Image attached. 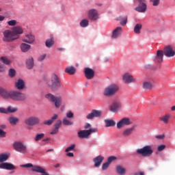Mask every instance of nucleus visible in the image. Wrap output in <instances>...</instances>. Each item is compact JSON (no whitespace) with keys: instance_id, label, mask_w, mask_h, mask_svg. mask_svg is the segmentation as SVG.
Returning a JSON list of instances; mask_svg holds the SVG:
<instances>
[{"instance_id":"13","label":"nucleus","mask_w":175,"mask_h":175,"mask_svg":"<svg viewBox=\"0 0 175 175\" xmlns=\"http://www.w3.org/2000/svg\"><path fill=\"white\" fill-rule=\"evenodd\" d=\"M132 121L129 118H122L116 124V128L118 129H121V128H124V126H128V125H131Z\"/></svg>"},{"instance_id":"54","label":"nucleus","mask_w":175,"mask_h":175,"mask_svg":"<svg viewBox=\"0 0 175 175\" xmlns=\"http://www.w3.org/2000/svg\"><path fill=\"white\" fill-rule=\"evenodd\" d=\"M126 23H128V17L127 16H126V18L120 22V25H122L124 27V26L126 25Z\"/></svg>"},{"instance_id":"2","label":"nucleus","mask_w":175,"mask_h":175,"mask_svg":"<svg viewBox=\"0 0 175 175\" xmlns=\"http://www.w3.org/2000/svg\"><path fill=\"white\" fill-rule=\"evenodd\" d=\"M46 84L53 91H57L63 87L61 79L57 74H53L50 80L46 81Z\"/></svg>"},{"instance_id":"64","label":"nucleus","mask_w":175,"mask_h":175,"mask_svg":"<svg viewBox=\"0 0 175 175\" xmlns=\"http://www.w3.org/2000/svg\"><path fill=\"white\" fill-rule=\"evenodd\" d=\"M171 110H172V111H174V110H175V105L172 107Z\"/></svg>"},{"instance_id":"62","label":"nucleus","mask_w":175,"mask_h":175,"mask_svg":"<svg viewBox=\"0 0 175 175\" xmlns=\"http://www.w3.org/2000/svg\"><path fill=\"white\" fill-rule=\"evenodd\" d=\"M67 157H74L73 152L67 153Z\"/></svg>"},{"instance_id":"27","label":"nucleus","mask_w":175,"mask_h":175,"mask_svg":"<svg viewBox=\"0 0 175 175\" xmlns=\"http://www.w3.org/2000/svg\"><path fill=\"white\" fill-rule=\"evenodd\" d=\"M90 136V133H88V130H81L78 132V137L80 139H88Z\"/></svg>"},{"instance_id":"4","label":"nucleus","mask_w":175,"mask_h":175,"mask_svg":"<svg viewBox=\"0 0 175 175\" xmlns=\"http://www.w3.org/2000/svg\"><path fill=\"white\" fill-rule=\"evenodd\" d=\"M120 88L117 84H111L105 88L103 94L105 96H113L118 92Z\"/></svg>"},{"instance_id":"28","label":"nucleus","mask_w":175,"mask_h":175,"mask_svg":"<svg viewBox=\"0 0 175 175\" xmlns=\"http://www.w3.org/2000/svg\"><path fill=\"white\" fill-rule=\"evenodd\" d=\"M58 118V115L57 114H54L53 117H52L50 120H45L43 122V125H48L50 126V125H53V123L55 120Z\"/></svg>"},{"instance_id":"22","label":"nucleus","mask_w":175,"mask_h":175,"mask_svg":"<svg viewBox=\"0 0 175 175\" xmlns=\"http://www.w3.org/2000/svg\"><path fill=\"white\" fill-rule=\"evenodd\" d=\"M0 169H4L5 170H14L16 167L10 163H3L0 164Z\"/></svg>"},{"instance_id":"36","label":"nucleus","mask_w":175,"mask_h":175,"mask_svg":"<svg viewBox=\"0 0 175 175\" xmlns=\"http://www.w3.org/2000/svg\"><path fill=\"white\" fill-rule=\"evenodd\" d=\"M9 159V155L7 154H0V163H4Z\"/></svg>"},{"instance_id":"44","label":"nucleus","mask_w":175,"mask_h":175,"mask_svg":"<svg viewBox=\"0 0 175 175\" xmlns=\"http://www.w3.org/2000/svg\"><path fill=\"white\" fill-rule=\"evenodd\" d=\"M80 26L82 27V28H85V27H88V20L83 19L80 22Z\"/></svg>"},{"instance_id":"42","label":"nucleus","mask_w":175,"mask_h":175,"mask_svg":"<svg viewBox=\"0 0 175 175\" xmlns=\"http://www.w3.org/2000/svg\"><path fill=\"white\" fill-rule=\"evenodd\" d=\"M169 118H170V115H165L161 118V120L164 122V124H167L169 122Z\"/></svg>"},{"instance_id":"12","label":"nucleus","mask_w":175,"mask_h":175,"mask_svg":"<svg viewBox=\"0 0 175 175\" xmlns=\"http://www.w3.org/2000/svg\"><path fill=\"white\" fill-rule=\"evenodd\" d=\"M122 81L125 84H131L132 83H136L137 79L133 78V76L129 72H126L122 76Z\"/></svg>"},{"instance_id":"52","label":"nucleus","mask_w":175,"mask_h":175,"mask_svg":"<svg viewBox=\"0 0 175 175\" xmlns=\"http://www.w3.org/2000/svg\"><path fill=\"white\" fill-rule=\"evenodd\" d=\"M116 159H117V157H116L111 156V157H109L108 158L107 162H109V164H110V163H111V162H113V161H116Z\"/></svg>"},{"instance_id":"63","label":"nucleus","mask_w":175,"mask_h":175,"mask_svg":"<svg viewBox=\"0 0 175 175\" xmlns=\"http://www.w3.org/2000/svg\"><path fill=\"white\" fill-rule=\"evenodd\" d=\"M5 20V16L0 15V21H3Z\"/></svg>"},{"instance_id":"21","label":"nucleus","mask_w":175,"mask_h":175,"mask_svg":"<svg viewBox=\"0 0 175 175\" xmlns=\"http://www.w3.org/2000/svg\"><path fill=\"white\" fill-rule=\"evenodd\" d=\"M62 125V121L57 120L56 123L53 125V128L52 129V131L50 133L51 135H57Z\"/></svg>"},{"instance_id":"5","label":"nucleus","mask_w":175,"mask_h":175,"mask_svg":"<svg viewBox=\"0 0 175 175\" xmlns=\"http://www.w3.org/2000/svg\"><path fill=\"white\" fill-rule=\"evenodd\" d=\"M45 98L48 99V100L55 103L56 109H59V107H61V105H62V98L61 96H55L49 93L45 96Z\"/></svg>"},{"instance_id":"7","label":"nucleus","mask_w":175,"mask_h":175,"mask_svg":"<svg viewBox=\"0 0 175 175\" xmlns=\"http://www.w3.org/2000/svg\"><path fill=\"white\" fill-rule=\"evenodd\" d=\"M137 152L142 157H150V155H152L154 150L151 148V146H145L142 148L137 149Z\"/></svg>"},{"instance_id":"18","label":"nucleus","mask_w":175,"mask_h":175,"mask_svg":"<svg viewBox=\"0 0 175 175\" xmlns=\"http://www.w3.org/2000/svg\"><path fill=\"white\" fill-rule=\"evenodd\" d=\"M137 127V125L134 124L131 127L124 129L122 132L123 136L124 137H128L131 136V135H132V133H133L135 129H136Z\"/></svg>"},{"instance_id":"58","label":"nucleus","mask_w":175,"mask_h":175,"mask_svg":"<svg viewBox=\"0 0 175 175\" xmlns=\"http://www.w3.org/2000/svg\"><path fill=\"white\" fill-rule=\"evenodd\" d=\"M164 148H166V146L160 145V146H158L157 150H158V151H163Z\"/></svg>"},{"instance_id":"6","label":"nucleus","mask_w":175,"mask_h":175,"mask_svg":"<svg viewBox=\"0 0 175 175\" xmlns=\"http://www.w3.org/2000/svg\"><path fill=\"white\" fill-rule=\"evenodd\" d=\"M23 167H32V172H36V173H41V175H50L49 172H46V170L40 166L32 165V163H27L22 165Z\"/></svg>"},{"instance_id":"3","label":"nucleus","mask_w":175,"mask_h":175,"mask_svg":"<svg viewBox=\"0 0 175 175\" xmlns=\"http://www.w3.org/2000/svg\"><path fill=\"white\" fill-rule=\"evenodd\" d=\"M20 38V36H16L13 34V32L11 30L6 29L3 31V41L6 43H10Z\"/></svg>"},{"instance_id":"43","label":"nucleus","mask_w":175,"mask_h":175,"mask_svg":"<svg viewBox=\"0 0 175 175\" xmlns=\"http://www.w3.org/2000/svg\"><path fill=\"white\" fill-rule=\"evenodd\" d=\"M8 76H10L11 79H13V77L16 76V70L14 68H10L8 71Z\"/></svg>"},{"instance_id":"61","label":"nucleus","mask_w":175,"mask_h":175,"mask_svg":"<svg viewBox=\"0 0 175 175\" xmlns=\"http://www.w3.org/2000/svg\"><path fill=\"white\" fill-rule=\"evenodd\" d=\"M134 175H144V172H135Z\"/></svg>"},{"instance_id":"39","label":"nucleus","mask_w":175,"mask_h":175,"mask_svg":"<svg viewBox=\"0 0 175 175\" xmlns=\"http://www.w3.org/2000/svg\"><path fill=\"white\" fill-rule=\"evenodd\" d=\"M143 25L142 24L138 23L136 24L135 26L134 27V32L135 33L139 34L140 33V30L142 29Z\"/></svg>"},{"instance_id":"14","label":"nucleus","mask_w":175,"mask_h":175,"mask_svg":"<svg viewBox=\"0 0 175 175\" xmlns=\"http://www.w3.org/2000/svg\"><path fill=\"white\" fill-rule=\"evenodd\" d=\"M85 77L88 80H92L95 77V71L90 68H85L84 69Z\"/></svg>"},{"instance_id":"15","label":"nucleus","mask_w":175,"mask_h":175,"mask_svg":"<svg viewBox=\"0 0 175 175\" xmlns=\"http://www.w3.org/2000/svg\"><path fill=\"white\" fill-rule=\"evenodd\" d=\"M102 116V111L93 109L88 115L86 116L87 120H94V118L100 117Z\"/></svg>"},{"instance_id":"25","label":"nucleus","mask_w":175,"mask_h":175,"mask_svg":"<svg viewBox=\"0 0 175 175\" xmlns=\"http://www.w3.org/2000/svg\"><path fill=\"white\" fill-rule=\"evenodd\" d=\"M15 88L19 91H21L23 88H25V82L24 80L19 79L15 82Z\"/></svg>"},{"instance_id":"55","label":"nucleus","mask_w":175,"mask_h":175,"mask_svg":"<svg viewBox=\"0 0 175 175\" xmlns=\"http://www.w3.org/2000/svg\"><path fill=\"white\" fill-rule=\"evenodd\" d=\"M0 137H6V132L0 129Z\"/></svg>"},{"instance_id":"56","label":"nucleus","mask_w":175,"mask_h":175,"mask_svg":"<svg viewBox=\"0 0 175 175\" xmlns=\"http://www.w3.org/2000/svg\"><path fill=\"white\" fill-rule=\"evenodd\" d=\"M66 118H73V113L72 111H69L68 113H66Z\"/></svg>"},{"instance_id":"29","label":"nucleus","mask_w":175,"mask_h":175,"mask_svg":"<svg viewBox=\"0 0 175 175\" xmlns=\"http://www.w3.org/2000/svg\"><path fill=\"white\" fill-rule=\"evenodd\" d=\"M33 65V57H29L26 59V68H27V69H32Z\"/></svg>"},{"instance_id":"9","label":"nucleus","mask_w":175,"mask_h":175,"mask_svg":"<svg viewBox=\"0 0 175 175\" xmlns=\"http://www.w3.org/2000/svg\"><path fill=\"white\" fill-rule=\"evenodd\" d=\"M163 53L165 57L172 58L175 55V50L172 45H167L163 48Z\"/></svg>"},{"instance_id":"24","label":"nucleus","mask_w":175,"mask_h":175,"mask_svg":"<svg viewBox=\"0 0 175 175\" xmlns=\"http://www.w3.org/2000/svg\"><path fill=\"white\" fill-rule=\"evenodd\" d=\"M105 161V157L103 156L99 155L93 159V162H94L95 167H99L102 165V162Z\"/></svg>"},{"instance_id":"11","label":"nucleus","mask_w":175,"mask_h":175,"mask_svg":"<svg viewBox=\"0 0 175 175\" xmlns=\"http://www.w3.org/2000/svg\"><path fill=\"white\" fill-rule=\"evenodd\" d=\"M40 122V119L36 116H31L25 120V124L28 126H35Z\"/></svg>"},{"instance_id":"59","label":"nucleus","mask_w":175,"mask_h":175,"mask_svg":"<svg viewBox=\"0 0 175 175\" xmlns=\"http://www.w3.org/2000/svg\"><path fill=\"white\" fill-rule=\"evenodd\" d=\"M85 129H91V124L90 123H85L84 126Z\"/></svg>"},{"instance_id":"37","label":"nucleus","mask_w":175,"mask_h":175,"mask_svg":"<svg viewBox=\"0 0 175 175\" xmlns=\"http://www.w3.org/2000/svg\"><path fill=\"white\" fill-rule=\"evenodd\" d=\"M105 122L106 124L105 126L107 128L109 126H114L116 125V122L113 120H105Z\"/></svg>"},{"instance_id":"17","label":"nucleus","mask_w":175,"mask_h":175,"mask_svg":"<svg viewBox=\"0 0 175 175\" xmlns=\"http://www.w3.org/2000/svg\"><path fill=\"white\" fill-rule=\"evenodd\" d=\"M25 43H28L29 44H32L35 42V36L33 34L29 33L25 34V38L22 40Z\"/></svg>"},{"instance_id":"10","label":"nucleus","mask_w":175,"mask_h":175,"mask_svg":"<svg viewBox=\"0 0 175 175\" xmlns=\"http://www.w3.org/2000/svg\"><path fill=\"white\" fill-rule=\"evenodd\" d=\"M13 147L16 151H18V152H21L22 154H25V152H27V146H25L21 142H14Z\"/></svg>"},{"instance_id":"51","label":"nucleus","mask_w":175,"mask_h":175,"mask_svg":"<svg viewBox=\"0 0 175 175\" xmlns=\"http://www.w3.org/2000/svg\"><path fill=\"white\" fill-rule=\"evenodd\" d=\"M88 132L89 136H90V135H91V133H95L98 132V129H96V128L90 129L89 130H88Z\"/></svg>"},{"instance_id":"19","label":"nucleus","mask_w":175,"mask_h":175,"mask_svg":"<svg viewBox=\"0 0 175 175\" xmlns=\"http://www.w3.org/2000/svg\"><path fill=\"white\" fill-rule=\"evenodd\" d=\"M163 51L158 50L157 54L154 57V62L157 63H161L163 61Z\"/></svg>"},{"instance_id":"46","label":"nucleus","mask_w":175,"mask_h":175,"mask_svg":"<svg viewBox=\"0 0 175 175\" xmlns=\"http://www.w3.org/2000/svg\"><path fill=\"white\" fill-rule=\"evenodd\" d=\"M44 137V133L37 134L35 137V141L39 142V140L43 139Z\"/></svg>"},{"instance_id":"41","label":"nucleus","mask_w":175,"mask_h":175,"mask_svg":"<svg viewBox=\"0 0 175 175\" xmlns=\"http://www.w3.org/2000/svg\"><path fill=\"white\" fill-rule=\"evenodd\" d=\"M63 124H64V125H67V126L73 125V122L72 121L69 120V119L68 118H64Z\"/></svg>"},{"instance_id":"33","label":"nucleus","mask_w":175,"mask_h":175,"mask_svg":"<svg viewBox=\"0 0 175 175\" xmlns=\"http://www.w3.org/2000/svg\"><path fill=\"white\" fill-rule=\"evenodd\" d=\"M65 72L68 75H75V73H76V68H75L74 66H68L66 68Z\"/></svg>"},{"instance_id":"23","label":"nucleus","mask_w":175,"mask_h":175,"mask_svg":"<svg viewBox=\"0 0 175 175\" xmlns=\"http://www.w3.org/2000/svg\"><path fill=\"white\" fill-rule=\"evenodd\" d=\"M122 33V28L121 27H116L113 31L111 35L112 39H117L119 36H121Z\"/></svg>"},{"instance_id":"60","label":"nucleus","mask_w":175,"mask_h":175,"mask_svg":"<svg viewBox=\"0 0 175 175\" xmlns=\"http://www.w3.org/2000/svg\"><path fill=\"white\" fill-rule=\"evenodd\" d=\"M164 137H165L164 135H156V139H159L160 140H162V139H164Z\"/></svg>"},{"instance_id":"53","label":"nucleus","mask_w":175,"mask_h":175,"mask_svg":"<svg viewBox=\"0 0 175 175\" xmlns=\"http://www.w3.org/2000/svg\"><path fill=\"white\" fill-rule=\"evenodd\" d=\"M75 147H76V145L72 144L70 147H68L66 149V152H69V151H72V150H75Z\"/></svg>"},{"instance_id":"47","label":"nucleus","mask_w":175,"mask_h":175,"mask_svg":"<svg viewBox=\"0 0 175 175\" xmlns=\"http://www.w3.org/2000/svg\"><path fill=\"white\" fill-rule=\"evenodd\" d=\"M8 25H10V27H14V25H17V21L16 20H11L8 22Z\"/></svg>"},{"instance_id":"40","label":"nucleus","mask_w":175,"mask_h":175,"mask_svg":"<svg viewBox=\"0 0 175 175\" xmlns=\"http://www.w3.org/2000/svg\"><path fill=\"white\" fill-rule=\"evenodd\" d=\"M143 88L144 90H151L152 88V84L150 82L145 81L143 83Z\"/></svg>"},{"instance_id":"49","label":"nucleus","mask_w":175,"mask_h":175,"mask_svg":"<svg viewBox=\"0 0 175 175\" xmlns=\"http://www.w3.org/2000/svg\"><path fill=\"white\" fill-rule=\"evenodd\" d=\"M109 166H110V163L109 162H106V163H104L102 165V170H107V168L109 167Z\"/></svg>"},{"instance_id":"57","label":"nucleus","mask_w":175,"mask_h":175,"mask_svg":"<svg viewBox=\"0 0 175 175\" xmlns=\"http://www.w3.org/2000/svg\"><path fill=\"white\" fill-rule=\"evenodd\" d=\"M0 113H2L3 114H8V108L5 109V108H0Z\"/></svg>"},{"instance_id":"31","label":"nucleus","mask_w":175,"mask_h":175,"mask_svg":"<svg viewBox=\"0 0 175 175\" xmlns=\"http://www.w3.org/2000/svg\"><path fill=\"white\" fill-rule=\"evenodd\" d=\"M30 49H31V45L26 43H22L21 44V51H23V53H27Z\"/></svg>"},{"instance_id":"35","label":"nucleus","mask_w":175,"mask_h":175,"mask_svg":"<svg viewBox=\"0 0 175 175\" xmlns=\"http://www.w3.org/2000/svg\"><path fill=\"white\" fill-rule=\"evenodd\" d=\"M0 61L2 64H4V65H10L12 64V61L5 56L1 57Z\"/></svg>"},{"instance_id":"48","label":"nucleus","mask_w":175,"mask_h":175,"mask_svg":"<svg viewBox=\"0 0 175 175\" xmlns=\"http://www.w3.org/2000/svg\"><path fill=\"white\" fill-rule=\"evenodd\" d=\"M5 72H6V66L0 63V73H3Z\"/></svg>"},{"instance_id":"45","label":"nucleus","mask_w":175,"mask_h":175,"mask_svg":"<svg viewBox=\"0 0 175 175\" xmlns=\"http://www.w3.org/2000/svg\"><path fill=\"white\" fill-rule=\"evenodd\" d=\"M150 2L154 8H157V6H159L161 0H150Z\"/></svg>"},{"instance_id":"26","label":"nucleus","mask_w":175,"mask_h":175,"mask_svg":"<svg viewBox=\"0 0 175 175\" xmlns=\"http://www.w3.org/2000/svg\"><path fill=\"white\" fill-rule=\"evenodd\" d=\"M11 31L12 32L13 35H15V36H18V35L23 33L24 30L23 29V27L20 26H16L13 27Z\"/></svg>"},{"instance_id":"1","label":"nucleus","mask_w":175,"mask_h":175,"mask_svg":"<svg viewBox=\"0 0 175 175\" xmlns=\"http://www.w3.org/2000/svg\"><path fill=\"white\" fill-rule=\"evenodd\" d=\"M0 96L3 99H10L14 102H23L27 99V96L23 93L18 90H12L8 92L5 88L0 87Z\"/></svg>"},{"instance_id":"34","label":"nucleus","mask_w":175,"mask_h":175,"mask_svg":"<svg viewBox=\"0 0 175 175\" xmlns=\"http://www.w3.org/2000/svg\"><path fill=\"white\" fill-rule=\"evenodd\" d=\"M53 44H54L53 37V35H51V38L46 40L45 45L46 47H48V49H50V47L53 46Z\"/></svg>"},{"instance_id":"50","label":"nucleus","mask_w":175,"mask_h":175,"mask_svg":"<svg viewBox=\"0 0 175 175\" xmlns=\"http://www.w3.org/2000/svg\"><path fill=\"white\" fill-rule=\"evenodd\" d=\"M45 59H46V54H42L38 57V61H39L40 62H42V61H44Z\"/></svg>"},{"instance_id":"38","label":"nucleus","mask_w":175,"mask_h":175,"mask_svg":"<svg viewBox=\"0 0 175 175\" xmlns=\"http://www.w3.org/2000/svg\"><path fill=\"white\" fill-rule=\"evenodd\" d=\"M18 110V108L16 107H12V106H9L7 108L8 114H9V113H16L17 112Z\"/></svg>"},{"instance_id":"8","label":"nucleus","mask_w":175,"mask_h":175,"mask_svg":"<svg viewBox=\"0 0 175 175\" xmlns=\"http://www.w3.org/2000/svg\"><path fill=\"white\" fill-rule=\"evenodd\" d=\"M138 5L135 8L138 13H146L147 12V0H135Z\"/></svg>"},{"instance_id":"20","label":"nucleus","mask_w":175,"mask_h":175,"mask_svg":"<svg viewBox=\"0 0 175 175\" xmlns=\"http://www.w3.org/2000/svg\"><path fill=\"white\" fill-rule=\"evenodd\" d=\"M110 111L113 113H117L121 109V103L120 101H114L109 107Z\"/></svg>"},{"instance_id":"16","label":"nucleus","mask_w":175,"mask_h":175,"mask_svg":"<svg viewBox=\"0 0 175 175\" xmlns=\"http://www.w3.org/2000/svg\"><path fill=\"white\" fill-rule=\"evenodd\" d=\"M88 18H90V20L96 21V20L99 18V14H98V11L96 9L90 10L88 11Z\"/></svg>"},{"instance_id":"32","label":"nucleus","mask_w":175,"mask_h":175,"mask_svg":"<svg viewBox=\"0 0 175 175\" xmlns=\"http://www.w3.org/2000/svg\"><path fill=\"white\" fill-rule=\"evenodd\" d=\"M126 170L122 167V165H117L116 166V173L120 175L125 174Z\"/></svg>"},{"instance_id":"30","label":"nucleus","mask_w":175,"mask_h":175,"mask_svg":"<svg viewBox=\"0 0 175 175\" xmlns=\"http://www.w3.org/2000/svg\"><path fill=\"white\" fill-rule=\"evenodd\" d=\"M19 121H20V119L14 116H10V118H8V122L11 125H17Z\"/></svg>"}]
</instances>
